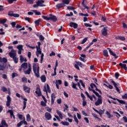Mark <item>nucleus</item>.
<instances>
[{"label":"nucleus","mask_w":127,"mask_h":127,"mask_svg":"<svg viewBox=\"0 0 127 127\" xmlns=\"http://www.w3.org/2000/svg\"><path fill=\"white\" fill-rule=\"evenodd\" d=\"M28 67V68L27 70H26V68ZM20 68L23 69L24 74L29 75V74L31 73L32 68H31V64H27V63H24L21 65Z\"/></svg>","instance_id":"obj_1"},{"label":"nucleus","mask_w":127,"mask_h":127,"mask_svg":"<svg viewBox=\"0 0 127 127\" xmlns=\"http://www.w3.org/2000/svg\"><path fill=\"white\" fill-rule=\"evenodd\" d=\"M33 71L36 77L37 78L40 77V75L39 74V65H38V64H33Z\"/></svg>","instance_id":"obj_2"},{"label":"nucleus","mask_w":127,"mask_h":127,"mask_svg":"<svg viewBox=\"0 0 127 127\" xmlns=\"http://www.w3.org/2000/svg\"><path fill=\"white\" fill-rule=\"evenodd\" d=\"M10 57L11 58H12L14 62L15 63H18V58L16 57V52L13 50H12L11 52L9 53Z\"/></svg>","instance_id":"obj_3"},{"label":"nucleus","mask_w":127,"mask_h":127,"mask_svg":"<svg viewBox=\"0 0 127 127\" xmlns=\"http://www.w3.org/2000/svg\"><path fill=\"white\" fill-rule=\"evenodd\" d=\"M39 54H41V63L42 64V62H43V57H44V54H43V53H41V49L37 48V51L36 52V55L37 57H39Z\"/></svg>","instance_id":"obj_4"},{"label":"nucleus","mask_w":127,"mask_h":127,"mask_svg":"<svg viewBox=\"0 0 127 127\" xmlns=\"http://www.w3.org/2000/svg\"><path fill=\"white\" fill-rule=\"evenodd\" d=\"M103 104V100L102 99V96H99L97 98V100L95 103V106H100Z\"/></svg>","instance_id":"obj_5"},{"label":"nucleus","mask_w":127,"mask_h":127,"mask_svg":"<svg viewBox=\"0 0 127 127\" xmlns=\"http://www.w3.org/2000/svg\"><path fill=\"white\" fill-rule=\"evenodd\" d=\"M17 49H18V54L20 55L21 52L23 51V46L22 45H19L17 46Z\"/></svg>","instance_id":"obj_6"},{"label":"nucleus","mask_w":127,"mask_h":127,"mask_svg":"<svg viewBox=\"0 0 127 127\" xmlns=\"http://www.w3.org/2000/svg\"><path fill=\"white\" fill-rule=\"evenodd\" d=\"M44 92H46V94L47 95L48 92V93H51V90H50V87H49V85L47 84V87L46 86H44V88L43 89Z\"/></svg>","instance_id":"obj_7"},{"label":"nucleus","mask_w":127,"mask_h":127,"mask_svg":"<svg viewBox=\"0 0 127 127\" xmlns=\"http://www.w3.org/2000/svg\"><path fill=\"white\" fill-rule=\"evenodd\" d=\"M75 63H76V64L74 65L75 68H76V69H77V70H80V68L79 67H79H83V64H82L79 62H76Z\"/></svg>","instance_id":"obj_8"},{"label":"nucleus","mask_w":127,"mask_h":127,"mask_svg":"<svg viewBox=\"0 0 127 127\" xmlns=\"http://www.w3.org/2000/svg\"><path fill=\"white\" fill-rule=\"evenodd\" d=\"M11 102V98L9 95L7 96V101L6 102V107H9L10 106V102Z\"/></svg>","instance_id":"obj_9"},{"label":"nucleus","mask_w":127,"mask_h":127,"mask_svg":"<svg viewBox=\"0 0 127 127\" xmlns=\"http://www.w3.org/2000/svg\"><path fill=\"white\" fill-rule=\"evenodd\" d=\"M108 27H105L103 30H102V34L104 35V36H107L108 35V29H107Z\"/></svg>","instance_id":"obj_10"},{"label":"nucleus","mask_w":127,"mask_h":127,"mask_svg":"<svg viewBox=\"0 0 127 127\" xmlns=\"http://www.w3.org/2000/svg\"><path fill=\"white\" fill-rule=\"evenodd\" d=\"M8 125L5 122V120H2L1 122V124H0V127H8Z\"/></svg>","instance_id":"obj_11"},{"label":"nucleus","mask_w":127,"mask_h":127,"mask_svg":"<svg viewBox=\"0 0 127 127\" xmlns=\"http://www.w3.org/2000/svg\"><path fill=\"white\" fill-rule=\"evenodd\" d=\"M45 116L46 119H47L48 121L51 120V119L52 118V116H51V114H50V113L48 112H46L45 114Z\"/></svg>","instance_id":"obj_12"},{"label":"nucleus","mask_w":127,"mask_h":127,"mask_svg":"<svg viewBox=\"0 0 127 127\" xmlns=\"http://www.w3.org/2000/svg\"><path fill=\"white\" fill-rule=\"evenodd\" d=\"M93 110L95 112H96V113H97V114H99L100 117H102V115L104 114V113L105 112V110H100L99 111L95 108H93Z\"/></svg>","instance_id":"obj_13"},{"label":"nucleus","mask_w":127,"mask_h":127,"mask_svg":"<svg viewBox=\"0 0 127 127\" xmlns=\"http://www.w3.org/2000/svg\"><path fill=\"white\" fill-rule=\"evenodd\" d=\"M23 88L24 91L26 92V93H30V88H29L28 86H26L25 85H23Z\"/></svg>","instance_id":"obj_14"},{"label":"nucleus","mask_w":127,"mask_h":127,"mask_svg":"<svg viewBox=\"0 0 127 127\" xmlns=\"http://www.w3.org/2000/svg\"><path fill=\"white\" fill-rule=\"evenodd\" d=\"M69 26H70V27H73V28L76 29L77 27H78V24L71 22L69 23Z\"/></svg>","instance_id":"obj_15"},{"label":"nucleus","mask_w":127,"mask_h":127,"mask_svg":"<svg viewBox=\"0 0 127 127\" xmlns=\"http://www.w3.org/2000/svg\"><path fill=\"white\" fill-rule=\"evenodd\" d=\"M50 15V20H53V21H54V22L57 21V17H56V16L53 15Z\"/></svg>","instance_id":"obj_16"},{"label":"nucleus","mask_w":127,"mask_h":127,"mask_svg":"<svg viewBox=\"0 0 127 127\" xmlns=\"http://www.w3.org/2000/svg\"><path fill=\"white\" fill-rule=\"evenodd\" d=\"M37 4H38V6H45V5L43 4L44 3V0H39L38 1L36 2Z\"/></svg>","instance_id":"obj_17"},{"label":"nucleus","mask_w":127,"mask_h":127,"mask_svg":"<svg viewBox=\"0 0 127 127\" xmlns=\"http://www.w3.org/2000/svg\"><path fill=\"white\" fill-rule=\"evenodd\" d=\"M62 84V81L61 80H56V85L57 89H59V85Z\"/></svg>","instance_id":"obj_18"},{"label":"nucleus","mask_w":127,"mask_h":127,"mask_svg":"<svg viewBox=\"0 0 127 127\" xmlns=\"http://www.w3.org/2000/svg\"><path fill=\"white\" fill-rule=\"evenodd\" d=\"M107 49L109 50L110 54H111V55H112V56H114V57H115V58L117 59L118 58V56H117V55H116V54L114 53V52L112 51V50H111V49L110 48H107Z\"/></svg>","instance_id":"obj_19"},{"label":"nucleus","mask_w":127,"mask_h":127,"mask_svg":"<svg viewBox=\"0 0 127 127\" xmlns=\"http://www.w3.org/2000/svg\"><path fill=\"white\" fill-rule=\"evenodd\" d=\"M56 97H55V94L54 93L52 94L51 95V104L54 105V101H55V98Z\"/></svg>","instance_id":"obj_20"},{"label":"nucleus","mask_w":127,"mask_h":127,"mask_svg":"<svg viewBox=\"0 0 127 127\" xmlns=\"http://www.w3.org/2000/svg\"><path fill=\"white\" fill-rule=\"evenodd\" d=\"M35 93L39 96L40 97L41 96V91H40V88L39 87L36 88V91H35Z\"/></svg>","instance_id":"obj_21"},{"label":"nucleus","mask_w":127,"mask_h":127,"mask_svg":"<svg viewBox=\"0 0 127 127\" xmlns=\"http://www.w3.org/2000/svg\"><path fill=\"white\" fill-rule=\"evenodd\" d=\"M22 99L24 100L23 104V110H25V109L26 108V102H27V99L22 98Z\"/></svg>","instance_id":"obj_22"},{"label":"nucleus","mask_w":127,"mask_h":127,"mask_svg":"<svg viewBox=\"0 0 127 127\" xmlns=\"http://www.w3.org/2000/svg\"><path fill=\"white\" fill-rule=\"evenodd\" d=\"M5 67H6V64H0V71L3 70L5 68Z\"/></svg>","instance_id":"obj_23"},{"label":"nucleus","mask_w":127,"mask_h":127,"mask_svg":"<svg viewBox=\"0 0 127 127\" xmlns=\"http://www.w3.org/2000/svg\"><path fill=\"white\" fill-rule=\"evenodd\" d=\"M0 63H4V64H5V63L7 62V59L5 58H1L0 57Z\"/></svg>","instance_id":"obj_24"},{"label":"nucleus","mask_w":127,"mask_h":127,"mask_svg":"<svg viewBox=\"0 0 127 127\" xmlns=\"http://www.w3.org/2000/svg\"><path fill=\"white\" fill-rule=\"evenodd\" d=\"M8 113H10V118H13L14 120L15 119V117L14 116V115H13V111H12V110H8Z\"/></svg>","instance_id":"obj_25"},{"label":"nucleus","mask_w":127,"mask_h":127,"mask_svg":"<svg viewBox=\"0 0 127 127\" xmlns=\"http://www.w3.org/2000/svg\"><path fill=\"white\" fill-rule=\"evenodd\" d=\"M115 39L122 40V41H125L126 40V38L123 36H118L115 38Z\"/></svg>","instance_id":"obj_26"},{"label":"nucleus","mask_w":127,"mask_h":127,"mask_svg":"<svg viewBox=\"0 0 127 127\" xmlns=\"http://www.w3.org/2000/svg\"><path fill=\"white\" fill-rule=\"evenodd\" d=\"M20 62L22 63L23 62H26V61H27V60L26 59V58H23L22 56H20Z\"/></svg>","instance_id":"obj_27"},{"label":"nucleus","mask_w":127,"mask_h":127,"mask_svg":"<svg viewBox=\"0 0 127 127\" xmlns=\"http://www.w3.org/2000/svg\"><path fill=\"white\" fill-rule=\"evenodd\" d=\"M66 5L64 4L63 2L61 3L58 4L56 6L57 8H60L61 7H64V6H65Z\"/></svg>","instance_id":"obj_28"},{"label":"nucleus","mask_w":127,"mask_h":127,"mask_svg":"<svg viewBox=\"0 0 127 127\" xmlns=\"http://www.w3.org/2000/svg\"><path fill=\"white\" fill-rule=\"evenodd\" d=\"M57 113L58 116H59L60 119L61 120H63V116L62 115V113H61V112H60L59 110H57Z\"/></svg>","instance_id":"obj_29"},{"label":"nucleus","mask_w":127,"mask_h":127,"mask_svg":"<svg viewBox=\"0 0 127 127\" xmlns=\"http://www.w3.org/2000/svg\"><path fill=\"white\" fill-rule=\"evenodd\" d=\"M119 65L121 67V68H124L125 70H127V64H123L122 63H120Z\"/></svg>","instance_id":"obj_30"},{"label":"nucleus","mask_w":127,"mask_h":127,"mask_svg":"<svg viewBox=\"0 0 127 127\" xmlns=\"http://www.w3.org/2000/svg\"><path fill=\"white\" fill-rule=\"evenodd\" d=\"M41 80L42 82L45 83V82H46V77L44 75H42L41 76Z\"/></svg>","instance_id":"obj_31"},{"label":"nucleus","mask_w":127,"mask_h":127,"mask_svg":"<svg viewBox=\"0 0 127 127\" xmlns=\"http://www.w3.org/2000/svg\"><path fill=\"white\" fill-rule=\"evenodd\" d=\"M111 83L113 84V85L115 88H117L120 85V84L116 83V82H115V81H114V80H112Z\"/></svg>","instance_id":"obj_32"},{"label":"nucleus","mask_w":127,"mask_h":127,"mask_svg":"<svg viewBox=\"0 0 127 127\" xmlns=\"http://www.w3.org/2000/svg\"><path fill=\"white\" fill-rule=\"evenodd\" d=\"M103 54L105 57H108L109 56V53H108V51L107 50H104Z\"/></svg>","instance_id":"obj_33"},{"label":"nucleus","mask_w":127,"mask_h":127,"mask_svg":"<svg viewBox=\"0 0 127 127\" xmlns=\"http://www.w3.org/2000/svg\"><path fill=\"white\" fill-rule=\"evenodd\" d=\"M73 119L75 123H76L77 125H78L79 124V121L78 120V119H77V117L75 115H73Z\"/></svg>","instance_id":"obj_34"},{"label":"nucleus","mask_w":127,"mask_h":127,"mask_svg":"<svg viewBox=\"0 0 127 127\" xmlns=\"http://www.w3.org/2000/svg\"><path fill=\"white\" fill-rule=\"evenodd\" d=\"M33 12L36 15H41V13L39 11H37L36 10H33Z\"/></svg>","instance_id":"obj_35"},{"label":"nucleus","mask_w":127,"mask_h":127,"mask_svg":"<svg viewBox=\"0 0 127 127\" xmlns=\"http://www.w3.org/2000/svg\"><path fill=\"white\" fill-rule=\"evenodd\" d=\"M70 2V1H69V0H63V3L64 4H69Z\"/></svg>","instance_id":"obj_36"},{"label":"nucleus","mask_w":127,"mask_h":127,"mask_svg":"<svg viewBox=\"0 0 127 127\" xmlns=\"http://www.w3.org/2000/svg\"><path fill=\"white\" fill-rule=\"evenodd\" d=\"M26 121L27 122H30V121H31V118L30 117V115L27 114L26 116Z\"/></svg>","instance_id":"obj_37"},{"label":"nucleus","mask_w":127,"mask_h":127,"mask_svg":"<svg viewBox=\"0 0 127 127\" xmlns=\"http://www.w3.org/2000/svg\"><path fill=\"white\" fill-rule=\"evenodd\" d=\"M77 84H75L74 82H72V87L73 89H75V90H78V88L76 87Z\"/></svg>","instance_id":"obj_38"},{"label":"nucleus","mask_w":127,"mask_h":127,"mask_svg":"<svg viewBox=\"0 0 127 127\" xmlns=\"http://www.w3.org/2000/svg\"><path fill=\"white\" fill-rule=\"evenodd\" d=\"M7 20L6 19H3L2 20H0V23H1V24H4L6 22V21Z\"/></svg>","instance_id":"obj_39"},{"label":"nucleus","mask_w":127,"mask_h":127,"mask_svg":"<svg viewBox=\"0 0 127 127\" xmlns=\"http://www.w3.org/2000/svg\"><path fill=\"white\" fill-rule=\"evenodd\" d=\"M92 92L93 93H94V94H95V95H96V96H97V97H98V98L100 96H101V95H100V94H99V93L96 92V91H95V90H92Z\"/></svg>","instance_id":"obj_40"},{"label":"nucleus","mask_w":127,"mask_h":127,"mask_svg":"<svg viewBox=\"0 0 127 127\" xmlns=\"http://www.w3.org/2000/svg\"><path fill=\"white\" fill-rule=\"evenodd\" d=\"M42 18L45 19V20H50V17H48L47 16H42Z\"/></svg>","instance_id":"obj_41"},{"label":"nucleus","mask_w":127,"mask_h":127,"mask_svg":"<svg viewBox=\"0 0 127 127\" xmlns=\"http://www.w3.org/2000/svg\"><path fill=\"white\" fill-rule=\"evenodd\" d=\"M106 114L107 116H108L109 119H111V118H113V115H111V114H110L109 112L107 111Z\"/></svg>","instance_id":"obj_42"},{"label":"nucleus","mask_w":127,"mask_h":127,"mask_svg":"<svg viewBox=\"0 0 127 127\" xmlns=\"http://www.w3.org/2000/svg\"><path fill=\"white\" fill-rule=\"evenodd\" d=\"M18 76V74L17 73L14 72L12 73V78L13 79V78H15V77H17Z\"/></svg>","instance_id":"obj_43"},{"label":"nucleus","mask_w":127,"mask_h":127,"mask_svg":"<svg viewBox=\"0 0 127 127\" xmlns=\"http://www.w3.org/2000/svg\"><path fill=\"white\" fill-rule=\"evenodd\" d=\"M62 124L63 126H69V123L67 122H62Z\"/></svg>","instance_id":"obj_44"},{"label":"nucleus","mask_w":127,"mask_h":127,"mask_svg":"<svg viewBox=\"0 0 127 127\" xmlns=\"http://www.w3.org/2000/svg\"><path fill=\"white\" fill-rule=\"evenodd\" d=\"M22 81L23 82V83H27V78H26V77L22 78Z\"/></svg>","instance_id":"obj_45"},{"label":"nucleus","mask_w":127,"mask_h":127,"mask_svg":"<svg viewBox=\"0 0 127 127\" xmlns=\"http://www.w3.org/2000/svg\"><path fill=\"white\" fill-rule=\"evenodd\" d=\"M88 40V37H86L84 39H83L81 44H84Z\"/></svg>","instance_id":"obj_46"},{"label":"nucleus","mask_w":127,"mask_h":127,"mask_svg":"<svg viewBox=\"0 0 127 127\" xmlns=\"http://www.w3.org/2000/svg\"><path fill=\"white\" fill-rule=\"evenodd\" d=\"M117 101L119 102L120 104H125V102L124 101V100H120V99H117Z\"/></svg>","instance_id":"obj_47"},{"label":"nucleus","mask_w":127,"mask_h":127,"mask_svg":"<svg viewBox=\"0 0 127 127\" xmlns=\"http://www.w3.org/2000/svg\"><path fill=\"white\" fill-rule=\"evenodd\" d=\"M17 116L18 117V118L21 121H22V118H23V116L21 114H17Z\"/></svg>","instance_id":"obj_48"},{"label":"nucleus","mask_w":127,"mask_h":127,"mask_svg":"<svg viewBox=\"0 0 127 127\" xmlns=\"http://www.w3.org/2000/svg\"><path fill=\"white\" fill-rule=\"evenodd\" d=\"M39 38H40V40L41 41H43V40H44L45 38L43 36H42V35H41L39 36Z\"/></svg>","instance_id":"obj_49"},{"label":"nucleus","mask_w":127,"mask_h":127,"mask_svg":"<svg viewBox=\"0 0 127 127\" xmlns=\"http://www.w3.org/2000/svg\"><path fill=\"white\" fill-rule=\"evenodd\" d=\"M57 69V67L55 66L54 68V74L52 73V76H56L57 73H56V69Z\"/></svg>","instance_id":"obj_50"},{"label":"nucleus","mask_w":127,"mask_h":127,"mask_svg":"<svg viewBox=\"0 0 127 127\" xmlns=\"http://www.w3.org/2000/svg\"><path fill=\"white\" fill-rule=\"evenodd\" d=\"M104 86H106V87H108V88H109V89H113V86H112V85L111 84H109L108 86L107 85V84H104Z\"/></svg>","instance_id":"obj_51"},{"label":"nucleus","mask_w":127,"mask_h":127,"mask_svg":"<svg viewBox=\"0 0 127 127\" xmlns=\"http://www.w3.org/2000/svg\"><path fill=\"white\" fill-rule=\"evenodd\" d=\"M84 25L85 26H86V27H92V25L90 24H88L87 23H84Z\"/></svg>","instance_id":"obj_52"},{"label":"nucleus","mask_w":127,"mask_h":127,"mask_svg":"<svg viewBox=\"0 0 127 127\" xmlns=\"http://www.w3.org/2000/svg\"><path fill=\"white\" fill-rule=\"evenodd\" d=\"M13 11H9L8 13V15H9V16H13Z\"/></svg>","instance_id":"obj_53"},{"label":"nucleus","mask_w":127,"mask_h":127,"mask_svg":"<svg viewBox=\"0 0 127 127\" xmlns=\"http://www.w3.org/2000/svg\"><path fill=\"white\" fill-rule=\"evenodd\" d=\"M40 22V20L39 19L35 21V24H36V25H39Z\"/></svg>","instance_id":"obj_54"},{"label":"nucleus","mask_w":127,"mask_h":127,"mask_svg":"<svg viewBox=\"0 0 127 127\" xmlns=\"http://www.w3.org/2000/svg\"><path fill=\"white\" fill-rule=\"evenodd\" d=\"M90 87L91 88H92V89H94V87L96 88V85H95V84L94 83H91L90 84Z\"/></svg>","instance_id":"obj_55"},{"label":"nucleus","mask_w":127,"mask_h":127,"mask_svg":"<svg viewBox=\"0 0 127 127\" xmlns=\"http://www.w3.org/2000/svg\"><path fill=\"white\" fill-rule=\"evenodd\" d=\"M57 103H58V104H61L62 103V100L61 99H57Z\"/></svg>","instance_id":"obj_56"},{"label":"nucleus","mask_w":127,"mask_h":127,"mask_svg":"<svg viewBox=\"0 0 127 127\" xmlns=\"http://www.w3.org/2000/svg\"><path fill=\"white\" fill-rule=\"evenodd\" d=\"M79 82H80V84H81V86H82V87H83V88H85V84H84V83L83 82V81H82V80H79Z\"/></svg>","instance_id":"obj_57"},{"label":"nucleus","mask_w":127,"mask_h":127,"mask_svg":"<svg viewBox=\"0 0 127 127\" xmlns=\"http://www.w3.org/2000/svg\"><path fill=\"white\" fill-rule=\"evenodd\" d=\"M86 105H87V102H86V101H85V100H83V102H82L83 107H85Z\"/></svg>","instance_id":"obj_58"},{"label":"nucleus","mask_w":127,"mask_h":127,"mask_svg":"<svg viewBox=\"0 0 127 127\" xmlns=\"http://www.w3.org/2000/svg\"><path fill=\"white\" fill-rule=\"evenodd\" d=\"M1 91H3V92H6V91H7V89H6L5 87H2L1 88Z\"/></svg>","instance_id":"obj_59"},{"label":"nucleus","mask_w":127,"mask_h":127,"mask_svg":"<svg viewBox=\"0 0 127 127\" xmlns=\"http://www.w3.org/2000/svg\"><path fill=\"white\" fill-rule=\"evenodd\" d=\"M67 9H68L69 10H73V9H74V8H73L72 6H67Z\"/></svg>","instance_id":"obj_60"},{"label":"nucleus","mask_w":127,"mask_h":127,"mask_svg":"<svg viewBox=\"0 0 127 127\" xmlns=\"http://www.w3.org/2000/svg\"><path fill=\"white\" fill-rule=\"evenodd\" d=\"M120 76V73H115V77L117 78V79H119V77Z\"/></svg>","instance_id":"obj_61"},{"label":"nucleus","mask_w":127,"mask_h":127,"mask_svg":"<svg viewBox=\"0 0 127 127\" xmlns=\"http://www.w3.org/2000/svg\"><path fill=\"white\" fill-rule=\"evenodd\" d=\"M22 122H23V124H24V125H27V122L25 121V117H23V121Z\"/></svg>","instance_id":"obj_62"},{"label":"nucleus","mask_w":127,"mask_h":127,"mask_svg":"<svg viewBox=\"0 0 127 127\" xmlns=\"http://www.w3.org/2000/svg\"><path fill=\"white\" fill-rule=\"evenodd\" d=\"M27 2L29 3H30L31 4H32L33 3V0H27Z\"/></svg>","instance_id":"obj_63"},{"label":"nucleus","mask_w":127,"mask_h":127,"mask_svg":"<svg viewBox=\"0 0 127 127\" xmlns=\"http://www.w3.org/2000/svg\"><path fill=\"white\" fill-rule=\"evenodd\" d=\"M13 17H18L19 16V14L17 13L13 14Z\"/></svg>","instance_id":"obj_64"}]
</instances>
